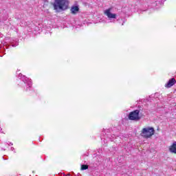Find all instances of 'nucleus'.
Here are the masks:
<instances>
[{"label": "nucleus", "instance_id": "f257e3e1", "mask_svg": "<svg viewBox=\"0 0 176 176\" xmlns=\"http://www.w3.org/2000/svg\"><path fill=\"white\" fill-rule=\"evenodd\" d=\"M19 79H21L23 83L22 84V86L25 90V91H30L31 89H32V81H31V79L27 78L25 76L19 74L18 75Z\"/></svg>", "mask_w": 176, "mask_h": 176}, {"label": "nucleus", "instance_id": "f03ea898", "mask_svg": "<svg viewBox=\"0 0 176 176\" xmlns=\"http://www.w3.org/2000/svg\"><path fill=\"white\" fill-rule=\"evenodd\" d=\"M53 6L54 10H67L68 0H55Z\"/></svg>", "mask_w": 176, "mask_h": 176}, {"label": "nucleus", "instance_id": "7ed1b4c3", "mask_svg": "<svg viewBox=\"0 0 176 176\" xmlns=\"http://www.w3.org/2000/svg\"><path fill=\"white\" fill-rule=\"evenodd\" d=\"M154 134L155 129L153 127L148 126L142 130L140 135L143 137V138H151V137H152V135Z\"/></svg>", "mask_w": 176, "mask_h": 176}, {"label": "nucleus", "instance_id": "20e7f679", "mask_svg": "<svg viewBox=\"0 0 176 176\" xmlns=\"http://www.w3.org/2000/svg\"><path fill=\"white\" fill-rule=\"evenodd\" d=\"M112 10H113V8H109L104 11V14L107 16V19L109 20V23H115L116 20L117 14L112 13Z\"/></svg>", "mask_w": 176, "mask_h": 176}, {"label": "nucleus", "instance_id": "39448f33", "mask_svg": "<svg viewBox=\"0 0 176 176\" xmlns=\"http://www.w3.org/2000/svg\"><path fill=\"white\" fill-rule=\"evenodd\" d=\"M129 120H134L135 122H138L141 120V116H140V110L136 109L133 111L129 113L128 116Z\"/></svg>", "mask_w": 176, "mask_h": 176}, {"label": "nucleus", "instance_id": "423d86ee", "mask_svg": "<svg viewBox=\"0 0 176 176\" xmlns=\"http://www.w3.org/2000/svg\"><path fill=\"white\" fill-rule=\"evenodd\" d=\"M147 3L152 5L153 8H160L163 3V1L162 0H147Z\"/></svg>", "mask_w": 176, "mask_h": 176}, {"label": "nucleus", "instance_id": "0eeeda50", "mask_svg": "<svg viewBox=\"0 0 176 176\" xmlns=\"http://www.w3.org/2000/svg\"><path fill=\"white\" fill-rule=\"evenodd\" d=\"M175 83H176L175 78H172L165 85V87H166L167 89H170V87H173V86H174Z\"/></svg>", "mask_w": 176, "mask_h": 176}, {"label": "nucleus", "instance_id": "6e6552de", "mask_svg": "<svg viewBox=\"0 0 176 176\" xmlns=\"http://www.w3.org/2000/svg\"><path fill=\"white\" fill-rule=\"evenodd\" d=\"M70 11L72 14H76L79 12V6H72Z\"/></svg>", "mask_w": 176, "mask_h": 176}, {"label": "nucleus", "instance_id": "1a4fd4ad", "mask_svg": "<svg viewBox=\"0 0 176 176\" xmlns=\"http://www.w3.org/2000/svg\"><path fill=\"white\" fill-rule=\"evenodd\" d=\"M169 151L171 153H175L176 155V142H174L169 147Z\"/></svg>", "mask_w": 176, "mask_h": 176}, {"label": "nucleus", "instance_id": "9d476101", "mask_svg": "<svg viewBox=\"0 0 176 176\" xmlns=\"http://www.w3.org/2000/svg\"><path fill=\"white\" fill-rule=\"evenodd\" d=\"M87 168H89V166L86 165V164H82L81 165V170H87Z\"/></svg>", "mask_w": 176, "mask_h": 176}, {"label": "nucleus", "instance_id": "9b49d317", "mask_svg": "<svg viewBox=\"0 0 176 176\" xmlns=\"http://www.w3.org/2000/svg\"><path fill=\"white\" fill-rule=\"evenodd\" d=\"M10 151H12V152H14V153H16V151H14V147H11V148H10Z\"/></svg>", "mask_w": 176, "mask_h": 176}, {"label": "nucleus", "instance_id": "f8f14e48", "mask_svg": "<svg viewBox=\"0 0 176 176\" xmlns=\"http://www.w3.org/2000/svg\"><path fill=\"white\" fill-rule=\"evenodd\" d=\"M16 46H19V43H16L15 45H12V47H16Z\"/></svg>", "mask_w": 176, "mask_h": 176}, {"label": "nucleus", "instance_id": "ddd939ff", "mask_svg": "<svg viewBox=\"0 0 176 176\" xmlns=\"http://www.w3.org/2000/svg\"><path fill=\"white\" fill-rule=\"evenodd\" d=\"M8 145H11V146H12L13 144H12V142H8Z\"/></svg>", "mask_w": 176, "mask_h": 176}, {"label": "nucleus", "instance_id": "4468645a", "mask_svg": "<svg viewBox=\"0 0 176 176\" xmlns=\"http://www.w3.org/2000/svg\"><path fill=\"white\" fill-rule=\"evenodd\" d=\"M122 25H124V21L123 23H122Z\"/></svg>", "mask_w": 176, "mask_h": 176}, {"label": "nucleus", "instance_id": "2eb2a0df", "mask_svg": "<svg viewBox=\"0 0 176 176\" xmlns=\"http://www.w3.org/2000/svg\"><path fill=\"white\" fill-rule=\"evenodd\" d=\"M1 131H2V129L0 127V133H1Z\"/></svg>", "mask_w": 176, "mask_h": 176}, {"label": "nucleus", "instance_id": "dca6fc26", "mask_svg": "<svg viewBox=\"0 0 176 176\" xmlns=\"http://www.w3.org/2000/svg\"><path fill=\"white\" fill-rule=\"evenodd\" d=\"M111 141H113V140L112 138H110Z\"/></svg>", "mask_w": 176, "mask_h": 176}, {"label": "nucleus", "instance_id": "f3484780", "mask_svg": "<svg viewBox=\"0 0 176 176\" xmlns=\"http://www.w3.org/2000/svg\"><path fill=\"white\" fill-rule=\"evenodd\" d=\"M63 176H67V175H65V174H63Z\"/></svg>", "mask_w": 176, "mask_h": 176}, {"label": "nucleus", "instance_id": "a211bd4d", "mask_svg": "<svg viewBox=\"0 0 176 176\" xmlns=\"http://www.w3.org/2000/svg\"><path fill=\"white\" fill-rule=\"evenodd\" d=\"M158 94H155V96H157Z\"/></svg>", "mask_w": 176, "mask_h": 176}, {"label": "nucleus", "instance_id": "6ab92c4d", "mask_svg": "<svg viewBox=\"0 0 176 176\" xmlns=\"http://www.w3.org/2000/svg\"><path fill=\"white\" fill-rule=\"evenodd\" d=\"M114 137H115V135H113V138H114Z\"/></svg>", "mask_w": 176, "mask_h": 176}, {"label": "nucleus", "instance_id": "aec40b11", "mask_svg": "<svg viewBox=\"0 0 176 176\" xmlns=\"http://www.w3.org/2000/svg\"><path fill=\"white\" fill-rule=\"evenodd\" d=\"M104 142L105 143V140H104Z\"/></svg>", "mask_w": 176, "mask_h": 176}, {"label": "nucleus", "instance_id": "412c9836", "mask_svg": "<svg viewBox=\"0 0 176 176\" xmlns=\"http://www.w3.org/2000/svg\"><path fill=\"white\" fill-rule=\"evenodd\" d=\"M101 140H102V138H101Z\"/></svg>", "mask_w": 176, "mask_h": 176}]
</instances>
